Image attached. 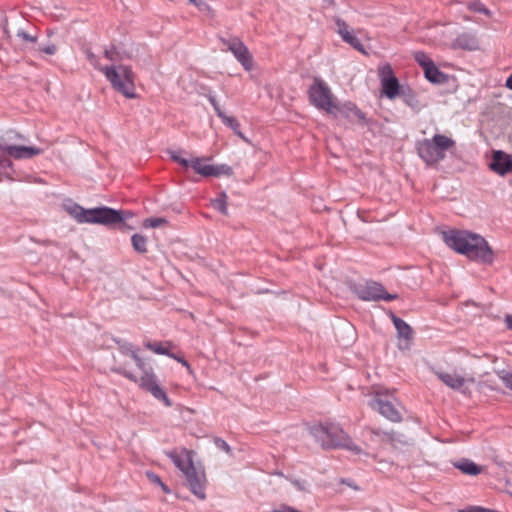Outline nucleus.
Segmentation results:
<instances>
[{
	"mask_svg": "<svg viewBox=\"0 0 512 512\" xmlns=\"http://www.w3.org/2000/svg\"><path fill=\"white\" fill-rule=\"evenodd\" d=\"M63 207L80 224H98L112 229L117 228L123 232L136 228L131 223V220L135 217L134 212L131 210L114 209L108 206L87 209L72 201L65 202Z\"/></svg>",
	"mask_w": 512,
	"mask_h": 512,
	"instance_id": "1",
	"label": "nucleus"
},
{
	"mask_svg": "<svg viewBox=\"0 0 512 512\" xmlns=\"http://www.w3.org/2000/svg\"><path fill=\"white\" fill-rule=\"evenodd\" d=\"M445 244L457 253L484 264H491L494 253L488 242L479 234L466 230H449L442 233Z\"/></svg>",
	"mask_w": 512,
	"mask_h": 512,
	"instance_id": "2",
	"label": "nucleus"
},
{
	"mask_svg": "<svg viewBox=\"0 0 512 512\" xmlns=\"http://www.w3.org/2000/svg\"><path fill=\"white\" fill-rule=\"evenodd\" d=\"M167 456L174 465L182 472L185 485L198 499H206V475L202 467H196L193 462L192 453L183 448L181 451L173 450L167 452Z\"/></svg>",
	"mask_w": 512,
	"mask_h": 512,
	"instance_id": "3",
	"label": "nucleus"
},
{
	"mask_svg": "<svg viewBox=\"0 0 512 512\" xmlns=\"http://www.w3.org/2000/svg\"><path fill=\"white\" fill-rule=\"evenodd\" d=\"M309 433L325 450L344 448L357 455H366L338 424H315L309 428Z\"/></svg>",
	"mask_w": 512,
	"mask_h": 512,
	"instance_id": "4",
	"label": "nucleus"
},
{
	"mask_svg": "<svg viewBox=\"0 0 512 512\" xmlns=\"http://www.w3.org/2000/svg\"><path fill=\"white\" fill-rule=\"evenodd\" d=\"M170 158L181 165L185 170L192 168L197 174L203 177H220L232 174V169L226 164L212 165L208 158L192 157L190 159L183 158L176 151H169Z\"/></svg>",
	"mask_w": 512,
	"mask_h": 512,
	"instance_id": "5",
	"label": "nucleus"
},
{
	"mask_svg": "<svg viewBox=\"0 0 512 512\" xmlns=\"http://www.w3.org/2000/svg\"><path fill=\"white\" fill-rule=\"evenodd\" d=\"M455 146V141L445 135L436 134L431 139L417 142L418 155L429 165L445 158L446 152Z\"/></svg>",
	"mask_w": 512,
	"mask_h": 512,
	"instance_id": "6",
	"label": "nucleus"
},
{
	"mask_svg": "<svg viewBox=\"0 0 512 512\" xmlns=\"http://www.w3.org/2000/svg\"><path fill=\"white\" fill-rule=\"evenodd\" d=\"M98 69L105 74L113 88L125 97L134 98L136 96L133 73L128 66H108L105 68L98 67Z\"/></svg>",
	"mask_w": 512,
	"mask_h": 512,
	"instance_id": "7",
	"label": "nucleus"
},
{
	"mask_svg": "<svg viewBox=\"0 0 512 512\" xmlns=\"http://www.w3.org/2000/svg\"><path fill=\"white\" fill-rule=\"evenodd\" d=\"M113 371L123 375L135 383H138L142 389L150 392L155 399L162 401L166 407L172 406V401L167 396L165 391L158 385L156 375L154 374L152 367L142 371V376L140 379H138L132 372L121 367L114 368Z\"/></svg>",
	"mask_w": 512,
	"mask_h": 512,
	"instance_id": "8",
	"label": "nucleus"
},
{
	"mask_svg": "<svg viewBox=\"0 0 512 512\" xmlns=\"http://www.w3.org/2000/svg\"><path fill=\"white\" fill-rule=\"evenodd\" d=\"M309 97L311 102L319 109L328 113H335L338 110L330 88L319 78H316L310 87Z\"/></svg>",
	"mask_w": 512,
	"mask_h": 512,
	"instance_id": "9",
	"label": "nucleus"
},
{
	"mask_svg": "<svg viewBox=\"0 0 512 512\" xmlns=\"http://www.w3.org/2000/svg\"><path fill=\"white\" fill-rule=\"evenodd\" d=\"M10 156L14 158H30L32 157V147L13 144L3 141L0 143V180L3 177H9L11 172V162L2 156Z\"/></svg>",
	"mask_w": 512,
	"mask_h": 512,
	"instance_id": "10",
	"label": "nucleus"
},
{
	"mask_svg": "<svg viewBox=\"0 0 512 512\" xmlns=\"http://www.w3.org/2000/svg\"><path fill=\"white\" fill-rule=\"evenodd\" d=\"M355 292L364 301H392L398 298L397 294L388 293L382 284L375 281H367L356 286Z\"/></svg>",
	"mask_w": 512,
	"mask_h": 512,
	"instance_id": "11",
	"label": "nucleus"
},
{
	"mask_svg": "<svg viewBox=\"0 0 512 512\" xmlns=\"http://www.w3.org/2000/svg\"><path fill=\"white\" fill-rule=\"evenodd\" d=\"M221 43L234 55L246 71L253 68V57L248 47L238 37L220 38Z\"/></svg>",
	"mask_w": 512,
	"mask_h": 512,
	"instance_id": "12",
	"label": "nucleus"
},
{
	"mask_svg": "<svg viewBox=\"0 0 512 512\" xmlns=\"http://www.w3.org/2000/svg\"><path fill=\"white\" fill-rule=\"evenodd\" d=\"M380 79L382 85V92L389 98L394 99L400 95V85L397 78L393 75L392 68L389 65H385L380 68Z\"/></svg>",
	"mask_w": 512,
	"mask_h": 512,
	"instance_id": "13",
	"label": "nucleus"
},
{
	"mask_svg": "<svg viewBox=\"0 0 512 512\" xmlns=\"http://www.w3.org/2000/svg\"><path fill=\"white\" fill-rule=\"evenodd\" d=\"M435 374L438 377V379L442 381L446 386L453 390L459 391L464 395L469 393V389L466 386V383L474 382L473 378L466 379L456 373L436 371Z\"/></svg>",
	"mask_w": 512,
	"mask_h": 512,
	"instance_id": "14",
	"label": "nucleus"
},
{
	"mask_svg": "<svg viewBox=\"0 0 512 512\" xmlns=\"http://www.w3.org/2000/svg\"><path fill=\"white\" fill-rule=\"evenodd\" d=\"M369 404L373 410L378 411L383 417L392 422H400L402 420L401 413L388 400L376 397Z\"/></svg>",
	"mask_w": 512,
	"mask_h": 512,
	"instance_id": "15",
	"label": "nucleus"
},
{
	"mask_svg": "<svg viewBox=\"0 0 512 512\" xmlns=\"http://www.w3.org/2000/svg\"><path fill=\"white\" fill-rule=\"evenodd\" d=\"M335 23L337 27V33L341 36V38L357 51L365 53L363 45L361 44L360 40L353 34V31L350 30L348 24L340 18H337Z\"/></svg>",
	"mask_w": 512,
	"mask_h": 512,
	"instance_id": "16",
	"label": "nucleus"
},
{
	"mask_svg": "<svg viewBox=\"0 0 512 512\" xmlns=\"http://www.w3.org/2000/svg\"><path fill=\"white\" fill-rule=\"evenodd\" d=\"M489 167L496 173L504 175L512 170V159L503 151H494Z\"/></svg>",
	"mask_w": 512,
	"mask_h": 512,
	"instance_id": "17",
	"label": "nucleus"
},
{
	"mask_svg": "<svg viewBox=\"0 0 512 512\" xmlns=\"http://www.w3.org/2000/svg\"><path fill=\"white\" fill-rule=\"evenodd\" d=\"M208 100L211 103V105L213 106L217 116L223 121V123L225 125H227L228 127H230L237 136H239L241 139H243L244 141L247 142L248 141L247 138L243 135V133L239 129L240 125H239L237 119L232 116L226 115L225 112L221 109L219 103L217 102V100L214 96L210 95L208 97Z\"/></svg>",
	"mask_w": 512,
	"mask_h": 512,
	"instance_id": "18",
	"label": "nucleus"
},
{
	"mask_svg": "<svg viewBox=\"0 0 512 512\" xmlns=\"http://www.w3.org/2000/svg\"><path fill=\"white\" fill-rule=\"evenodd\" d=\"M453 47L473 51L479 48V42L475 35L463 33L454 40Z\"/></svg>",
	"mask_w": 512,
	"mask_h": 512,
	"instance_id": "19",
	"label": "nucleus"
},
{
	"mask_svg": "<svg viewBox=\"0 0 512 512\" xmlns=\"http://www.w3.org/2000/svg\"><path fill=\"white\" fill-rule=\"evenodd\" d=\"M453 466L459 469L462 473L476 476L482 472V467L477 465L470 459L462 458L453 463Z\"/></svg>",
	"mask_w": 512,
	"mask_h": 512,
	"instance_id": "20",
	"label": "nucleus"
},
{
	"mask_svg": "<svg viewBox=\"0 0 512 512\" xmlns=\"http://www.w3.org/2000/svg\"><path fill=\"white\" fill-rule=\"evenodd\" d=\"M391 320L395 326L399 338H404L405 340L412 339L413 330L409 324H407L403 319L397 317L393 313L391 314Z\"/></svg>",
	"mask_w": 512,
	"mask_h": 512,
	"instance_id": "21",
	"label": "nucleus"
},
{
	"mask_svg": "<svg viewBox=\"0 0 512 512\" xmlns=\"http://www.w3.org/2000/svg\"><path fill=\"white\" fill-rule=\"evenodd\" d=\"M425 77L432 83L440 84L445 82L446 75L442 73L433 62L425 67L424 69Z\"/></svg>",
	"mask_w": 512,
	"mask_h": 512,
	"instance_id": "22",
	"label": "nucleus"
},
{
	"mask_svg": "<svg viewBox=\"0 0 512 512\" xmlns=\"http://www.w3.org/2000/svg\"><path fill=\"white\" fill-rule=\"evenodd\" d=\"M400 95L402 96L404 103L413 110L419 111L423 107L417 96L411 90H402Z\"/></svg>",
	"mask_w": 512,
	"mask_h": 512,
	"instance_id": "23",
	"label": "nucleus"
},
{
	"mask_svg": "<svg viewBox=\"0 0 512 512\" xmlns=\"http://www.w3.org/2000/svg\"><path fill=\"white\" fill-rule=\"evenodd\" d=\"M131 243L133 249L140 253L144 254L147 252V238L141 234H134L131 237Z\"/></svg>",
	"mask_w": 512,
	"mask_h": 512,
	"instance_id": "24",
	"label": "nucleus"
},
{
	"mask_svg": "<svg viewBox=\"0 0 512 512\" xmlns=\"http://www.w3.org/2000/svg\"><path fill=\"white\" fill-rule=\"evenodd\" d=\"M211 206L222 213L223 215H227V197L226 194H219V197L215 199H211Z\"/></svg>",
	"mask_w": 512,
	"mask_h": 512,
	"instance_id": "25",
	"label": "nucleus"
},
{
	"mask_svg": "<svg viewBox=\"0 0 512 512\" xmlns=\"http://www.w3.org/2000/svg\"><path fill=\"white\" fill-rule=\"evenodd\" d=\"M145 347L156 354L172 356L167 346L160 342H146Z\"/></svg>",
	"mask_w": 512,
	"mask_h": 512,
	"instance_id": "26",
	"label": "nucleus"
},
{
	"mask_svg": "<svg viewBox=\"0 0 512 512\" xmlns=\"http://www.w3.org/2000/svg\"><path fill=\"white\" fill-rule=\"evenodd\" d=\"M167 220L162 217H149L143 221V227L145 228H158L166 224Z\"/></svg>",
	"mask_w": 512,
	"mask_h": 512,
	"instance_id": "27",
	"label": "nucleus"
},
{
	"mask_svg": "<svg viewBox=\"0 0 512 512\" xmlns=\"http://www.w3.org/2000/svg\"><path fill=\"white\" fill-rule=\"evenodd\" d=\"M292 485L301 492H309V483L306 480L303 479H292L291 480Z\"/></svg>",
	"mask_w": 512,
	"mask_h": 512,
	"instance_id": "28",
	"label": "nucleus"
},
{
	"mask_svg": "<svg viewBox=\"0 0 512 512\" xmlns=\"http://www.w3.org/2000/svg\"><path fill=\"white\" fill-rule=\"evenodd\" d=\"M131 358L135 361L137 367L141 370H147L151 368L150 366H147L143 359L137 354L136 350H131Z\"/></svg>",
	"mask_w": 512,
	"mask_h": 512,
	"instance_id": "29",
	"label": "nucleus"
},
{
	"mask_svg": "<svg viewBox=\"0 0 512 512\" xmlns=\"http://www.w3.org/2000/svg\"><path fill=\"white\" fill-rule=\"evenodd\" d=\"M213 442L218 449L223 450L227 454H231V447L224 439L220 437H215L213 439Z\"/></svg>",
	"mask_w": 512,
	"mask_h": 512,
	"instance_id": "30",
	"label": "nucleus"
},
{
	"mask_svg": "<svg viewBox=\"0 0 512 512\" xmlns=\"http://www.w3.org/2000/svg\"><path fill=\"white\" fill-rule=\"evenodd\" d=\"M415 60L423 67V69L432 63V61L423 52H416Z\"/></svg>",
	"mask_w": 512,
	"mask_h": 512,
	"instance_id": "31",
	"label": "nucleus"
},
{
	"mask_svg": "<svg viewBox=\"0 0 512 512\" xmlns=\"http://www.w3.org/2000/svg\"><path fill=\"white\" fill-rule=\"evenodd\" d=\"M117 52H119V51L116 50V48L112 47L110 49H106L104 52V55L107 59H109L111 61L123 60V56H117Z\"/></svg>",
	"mask_w": 512,
	"mask_h": 512,
	"instance_id": "32",
	"label": "nucleus"
},
{
	"mask_svg": "<svg viewBox=\"0 0 512 512\" xmlns=\"http://www.w3.org/2000/svg\"><path fill=\"white\" fill-rule=\"evenodd\" d=\"M468 8L470 10L477 11V12H480V13H485V14L488 13V10L482 4H480V3H476V2L470 3L468 5Z\"/></svg>",
	"mask_w": 512,
	"mask_h": 512,
	"instance_id": "33",
	"label": "nucleus"
},
{
	"mask_svg": "<svg viewBox=\"0 0 512 512\" xmlns=\"http://www.w3.org/2000/svg\"><path fill=\"white\" fill-rule=\"evenodd\" d=\"M146 475H147V478L152 483H154L156 485H163V482H162L161 478L157 474H155L153 472H147Z\"/></svg>",
	"mask_w": 512,
	"mask_h": 512,
	"instance_id": "34",
	"label": "nucleus"
},
{
	"mask_svg": "<svg viewBox=\"0 0 512 512\" xmlns=\"http://www.w3.org/2000/svg\"><path fill=\"white\" fill-rule=\"evenodd\" d=\"M502 381L504 383V385L509 388L510 390H512V372L510 373H507L506 375H504L502 377Z\"/></svg>",
	"mask_w": 512,
	"mask_h": 512,
	"instance_id": "35",
	"label": "nucleus"
},
{
	"mask_svg": "<svg viewBox=\"0 0 512 512\" xmlns=\"http://www.w3.org/2000/svg\"><path fill=\"white\" fill-rule=\"evenodd\" d=\"M39 50L44 52V53H46V54L52 55L56 51V46L51 44V45L39 47Z\"/></svg>",
	"mask_w": 512,
	"mask_h": 512,
	"instance_id": "36",
	"label": "nucleus"
},
{
	"mask_svg": "<svg viewBox=\"0 0 512 512\" xmlns=\"http://www.w3.org/2000/svg\"><path fill=\"white\" fill-rule=\"evenodd\" d=\"M131 350H134L133 349V345L130 344V343H124L120 346V351L123 353V354H127V355H130L131 356Z\"/></svg>",
	"mask_w": 512,
	"mask_h": 512,
	"instance_id": "37",
	"label": "nucleus"
},
{
	"mask_svg": "<svg viewBox=\"0 0 512 512\" xmlns=\"http://www.w3.org/2000/svg\"><path fill=\"white\" fill-rule=\"evenodd\" d=\"M343 330L347 333H350L351 334V340H353V336H354V328L352 327V325H350L349 323L347 324H344L343 326Z\"/></svg>",
	"mask_w": 512,
	"mask_h": 512,
	"instance_id": "38",
	"label": "nucleus"
},
{
	"mask_svg": "<svg viewBox=\"0 0 512 512\" xmlns=\"http://www.w3.org/2000/svg\"><path fill=\"white\" fill-rule=\"evenodd\" d=\"M117 56H123V60L130 59L133 57L132 52H128L126 50L117 52Z\"/></svg>",
	"mask_w": 512,
	"mask_h": 512,
	"instance_id": "39",
	"label": "nucleus"
},
{
	"mask_svg": "<svg viewBox=\"0 0 512 512\" xmlns=\"http://www.w3.org/2000/svg\"><path fill=\"white\" fill-rule=\"evenodd\" d=\"M87 57L89 59V61L95 66L97 67V64H96V57L95 55L92 53V52H87Z\"/></svg>",
	"mask_w": 512,
	"mask_h": 512,
	"instance_id": "40",
	"label": "nucleus"
},
{
	"mask_svg": "<svg viewBox=\"0 0 512 512\" xmlns=\"http://www.w3.org/2000/svg\"><path fill=\"white\" fill-rule=\"evenodd\" d=\"M18 36L23 37V39L26 40V41H32V37L28 33H26V32L19 31L18 32Z\"/></svg>",
	"mask_w": 512,
	"mask_h": 512,
	"instance_id": "41",
	"label": "nucleus"
},
{
	"mask_svg": "<svg viewBox=\"0 0 512 512\" xmlns=\"http://www.w3.org/2000/svg\"><path fill=\"white\" fill-rule=\"evenodd\" d=\"M505 323L508 329L512 330V315H507L505 317Z\"/></svg>",
	"mask_w": 512,
	"mask_h": 512,
	"instance_id": "42",
	"label": "nucleus"
},
{
	"mask_svg": "<svg viewBox=\"0 0 512 512\" xmlns=\"http://www.w3.org/2000/svg\"><path fill=\"white\" fill-rule=\"evenodd\" d=\"M172 358L176 359L177 361H179L180 363H182L184 366L186 367H189V364L186 360H184L183 358H180V357H177L175 356L174 354H172L171 356Z\"/></svg>",
	"mask_w": 512,
	"mask_h": 512,
	"instance_id": "43",
	"label": "nucleus"
},
{
	"mask_svg": "<svg viewBox=\"0 0 512 512\" xmlns=\"http://www.w3.org/2000/svg\"><path fill=\"white\" fill-rule=\"evenodd\" d=\"M505 85L508 89L512 90V74L507 78Z\"/></svg>",
	"mask_w": 512,
	"mask_h": 512,
	"instance_id": "44",
	"label": "nucleus"
},
{
	"mask_svg": "<svg viewBox=\"0 0 512 512\" xmlns=\"http://www.w3.org/2000/svg\"><path fill=\"white\" fill-rule=\"evenodd\" d=\"M188 1L197 7H199L203 3L202 0H188Z\"/></svg>",
	"mask_w": 512,
	"mask_h": 512,
	"instance_id": "45",
	"label": "nucleus"
},
{
	"mask_svg": "<svg viewBox=\"0 0 512 512\" xmlns=\"http://www.w3.org/2000/svg\"><path fill=\"white\" fill-rule=\"evenodd\" d=\"M43 151H44L43 147L42 148H37V147L34 146V149H33L34 155L39 154V153H41Z\"/></svg>",
	"mask_w": 512,
	"mask_h": 512,
	"instance_id": "46",
	"label": "nucleus"
},
{
	"mask_svg": "<svg viewBox=\"0 0 512 512\" xmlns=\"http://www.w3.org/2000/svg\"><path fill=\"white\" fill-rule=\"evenodd\" d=\"M162 490L165 492V493H170V489L163 483V485H159Z\"/></svg>",
	"mask_w": 512,
	"mask_h": 512,
	"instance_id": "47",
	"label": "nucleus"
},
{
	"mask_svg": "<svg viewBox=\"0 0 512 512\" xmlns=\"http://www.w3.org/2000/svg\"><path fill=\"white\" fill-rule=\"evenodd\" d=\"M372 433L376 436H380L382 434L380 429H372Z\"/></svg>",
	"mask_w": 512,
	"mask_h": 512,
	"instance_id": "48",
	"label": "nucleus"
},
{
	"mask_svg": "<svg viewBox=\"0 0 512 512\" xmlns=\"http://www.w3.org/2000/svg\"><path fill=\"white\" fill-rule=\"evenodd\" d=\"M385 436H387L390 440H393V432H383Z\"/></svg>",
	"mask_w": 512,
	"mask_h": 512,
	"instance_id": "49",
	"label": "nucleus"
},
{
	"mask_svg": "<svg viewBox=\"0 0 512 512\" xmlns=\"http://www.w3.org/2000/svg\"><path fill=\"white\" fill-rule=\"evenodd\" d=\"M355 114L359 117V118H362V113L359 111V110H356Z\"/></svg>",
	"mask_w": 512,
	"mask_h": 512,
	"instance_id": "50",
	"label": "nucleus"
},
{
	"mask_svg": "<svg viewBox=\"0 0 512 512\" xmlns=\"http://www.w3.org/2000/svg\"><path fill=\"white\" fill-rule=\"evenodd\" d=\"M174 211H177V212H180V209L178 208H173Z\"/></svg>",
	"mask_w": 512,
	"mask_h": 512,
	"instance_id": "51",
	"label": "nucleus"
}]
</instances>
